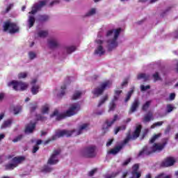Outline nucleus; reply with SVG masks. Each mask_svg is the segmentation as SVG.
<instances>
[{
    "instance_id": "473e14b6",
    "label": "nucleus",
    "mask_w": 178,
    "mask_h": 178,
    "mask_svg": "<svg viewBox=\"0 0 178 178\" xmlns=\"http://www.w3.org/2000/svg\"><path fill=\"white\" fill-rule=\"evenodd\" d=\"M65 49L67 51V54H72V52H74V51H76V48L74 46H70L65 47Z\"/></svg>"
},
{
    "instance_id": "f704fd0d",
    "label": "nucleus",
    "mask_w": 178,
    "mask_h": 178,
    "mask_svg": "<svg viewBox=\"0 0 178 178\" xmlns=\"http://www.w3.org/2000/svg\"><path fill=\"white\" fill-rule=\"evenodd\" d=\"M88 127V124H82L78 131L77 135L79 136V134H81L83 130H86V129H87Z\"/></svg>"
},
{
    "instance_id": "3c124183",
    "label": "nucleus",
    "mask_w": 178,
    "mask_h": 178,
    "mask_svg": "<svg viewBox=\"0 0 178 178\" xmlns=\"http://www.w3.org/2000/svg\"><path fill=\"white\" fill-rule=\"evenodd\" d=\"M23 138V135H19L15 138L13 140V143H18V141H20Z\"/></svg>"
},
{
    "instance_id": "864d4df0",
    "label": "nucleus",
    "mask_w": 178,
    "mask_h": 178,
    "mask_svg": "<svg viewBox=\"0 0 178 178\" xmlns=\"http://www.w3.org/2000/svg\"><path fill=\"white\" fill-rule=\"evenodd\" d=\"M36 118H37V120H42V121L47 120L46 117H44L40 114L36 115Z\"/></svg>"
},
{
    "instance_id": "393cba45",
    "label": "nucleus",
    "mask_w": 178,
    "mask_h": 178,
    "mask_svg": "<svg viewBox=\"0 0 178 178\" xmlns=\"http://www.w3.org/2000/svg\"><path fill=\"white\" fill-rule=\"evenodd\" d=\"M28 22L29 24V29H31V27H33V26H34V23H35V17H34V16H29Z\"/></svg>"
},
{
    "instance_id": "a878e982",
    "label": "nucleus",
    "mask_w": 178,
    "mask_h": 178,
    "mask_svg": "<svg viewBox=\"0 0 178 178\" xmlns=\"http://www.w3.org/2000/svg\"><path fill=\"white\" fill-rule=\"evenodd\" d=\"M134 92V88H132L131 90H130L127 94V97L124 99V102H129V101H130V98H131V95H133Z\"/></svg>"
},
{
    "instance_id": "9b49d317",
    "label": "nucleus",
    "mask_w": 178,
    "mask_h": 178,
    "mask_svg": "<svg viewBox=\"0 0 178 178\" xmlns=\"http://www.w3.org/2000/svg\"><path fill=\"white\" fill-rule=\"evenodd\" d=\"M118 119H119V117L118 116V115H115L112 121L109 122V120H106L105 121L104 124H103V127H102V131H103L104 134H105V133H108V131H109V128L112 127V124H113V123H115V122H116V120H118Z\"/></svg>"
},
{
    "instance_id": "4c0bfd02",
    "label": "nucleus",
    "mask_w": 178,
    "mask_h": 178,
    "mask_svg": "<svg viewBox=\"0 0 178 178\" xmlns=\"http://www.w3.org/2000/svg\"><path fill=\"white\" fill-rule=\"evenodd\" d=\"M115 109H116V103H115L113 101H111V102H110V104H109L108 112L115 111Z\"/></svg>"
},
{
    "instance_id": "6e6d98bb",
    "label": "nucleus",
    "mask_w": 178,
    "mask_h": 178,
    "mask_svg": "<svg viewBox=\"0 0 178 178\" xmlns=\"http://www.w3.org/2000/svg\"><path fill=\"white\" fill-rule=\"evenodd\" d=\"M173 107L172 106V104H168L167 105V113H170V112H172V111H173Z\"/></svg>"
},
{
    "instance_id": "9d476101",
    "label": "nucleus",
    "mask_w": 178,
    "mask_h": 178,
    "mask_svg": "<svg viewBox=\"0 0 178 178\" xmlns=\"http://www.w3.org/2000/svg\"><path fill=\"white\" fill-rule=\"evenodd\" d=\"M176 163V159L175 157L168 156L164 159V161H161L160 163V168H170V166H173Z\"/></svg>"
},
{
    "instance_id": "1a4fd4ad",
    "label": "nucleus",
    "mask_w": 178,
    "mask_h": 178,
    "mask_svg": "<svg viewBox=\"0 0 178 178\" xmlns=\"http://www.w3.org/2000/svg\"><path fill=\"white\" fill-rule=\"evenodd\" d=\"M47 3H48V0L40 1L38 3L34 4L31 11L29 13V15H35V13H38V10H41Z\"/></svg>"
},
{
    "instance_id": "c9c22d12",
    "label": "nucleus",
    "mask_w": 178,
    "mask_h": 178,
    "mask_svg": "<svg viewBox=\"0 0 178 178\" xmlns=\"http://www.w3.org/2000/svg\"><path fill=\"white\" fill-rule=\"evenodd\" d=\"M121 130H126V125H122L115 128L114 130V134H118V133H119V131H121Z\"/></svg>"
},
{
    "instance_id": "72a5a7b5",
    "label": "nucleus",
    "mask_w": 178,
    "mask_h": 178,
    "mask_svg": "<svg viewBox=\"0 0 178 178\" xmlns=\"http://www.w3.org/2000/svg\"><path fill=\"white\" fill-rule=\"evenodd\" d=\"M38 37H40V38H45L48 35L47 31H40L38 33Z\"/></svg>"
},
{
    "instance_id": "e433bc0d",
    "label": "nucleus",
    "mask_w": 178,
    "mask_h": 178,
    "mask_svg": "<svg viewBox=\"0 0 178 178\" xmlns=\"http://www.w3.org/2000/svg\"><path fill=\"white\" fill-rule=\"evenodd\" d=\"M130 140H133V137L131 136V134H130V132H129L127 134L126 138L123 141V144H127V143H129V141H130Z\"/></svg>"
},
{
    "instance_id": "37998d69",
    "label": "nucleus",
    "mask_w": 178,
    "mask_h": 178,
    "mask_svg": "<svg viewBox=\"0 0 178 178\" xmlns=\"http://www.w3.org/2000/svg\"><path fill=\"white\" fill-rule=\"evenodd\" d=\"M79 97H81V92L77 91L73 95L72 99H73L74 101L76 99H79Z\"/></svg>"
},
{
    "instance_id": "bb28decb",
    "label": "nucleus",
    "mask_w": 178,
    "mask_h": 178,
    "mask_svg": "<svg viewBox=\"0 0 178 178\" xmlns=\"http://www.w3.org/2000/svg\"><path fill=\"white\" fill-rule=\"evenodd\" d=\"M15 168H17V163H8L6 165V170H13Z\"/></svg>"
},
{
    "instance_id": "20e7f679",
    "label": "nucleus",
    "mask_w": 178,
    "mask_h": 178,
    "mask_svg": "<svg viewBox=\"0 0 178 178\" xmlns=\"http://www.w3.org/2000/svg\"><path fill=\"white\" fill-rule=\"evenodd\" d=\"M97 146L90 145L82 150V155L85 158H95L97 156Z\"/></svg>"
},
{
    "instance_id": "09e8293b",
    "label": "nucleus",
    "mask_w": 178,
    "mask_h": 178,
    "mask_svg": "<svg viewBox=\"0 0 178 178\" xmlns=\"http://www.w3.org/2000/svg\"><path fill=\"white\" fill-rule=\"evenodd\" d=\"M149 88H151V86L149 85H147L146 86L144 85L140 86L141 91H147V90H149Z\"/></svg>"
},
{
    "instance_id": "603ef678",
    "label": "nucleus",
    "mask_w": 178,
    "mask_h": 178,
    "mask_svg": "<svg viewBox=\"0 0 178 178\" xmlns=\"http://www.w3.org/2000/svg\"><path fill=\"white\" fill-rule=\"evenodd\" d=\"M27 77V74L26 72H20L18 74V79H26Z\"/></svg>"
},
{
    "instance_id": "c03bdc74",
    "label": "nucleus",
    "mask_w": 178,
    "mask_h": 178,
    "mask_svg": "<svg viewBox=\"0 0 178 178\" xmlns=\"http://www.w3.org/2000/svg\"><path fill=\"white\" fill-rule=\"evenodd\" d=\"M37 108H38V105L37 104V103L34 104H31V107H30L31 113H33V112H35V109H37Z\"/></svg>"
},
{
    "instance_id": "052dcab7",
    "label": "nucleus",
    "mask_w": 178,
    "mask_h": 178,
    "mask_svg": "<svg viewBox=\"0 0 178 178\" xmlns=\"http://www.w3.org/2000/svg\"><path fill=\"white\" fill-rule=\"evenodd\" d=\"M38 149H40V147H38L37 145L33 146V148L32 150L33 154H35V152H37V151H38Z\"/></svg>"
},
{
    "instance_id": "bf43d9fd",
    "label": "nucleus",
    "mask_w": 178,
    "mask_h": 178,
    "mask_svg": "<svg viewBox=\"0 0 178 178\" xmlns=\"http://www.w3.org/2000/svg\"><path fill=\"white\" fill-rule=\"evenodd\" d=\"M129 162H131V159H127V160H125L123 163H122V166H127V164L129 163Z\"/></svg>"
},
{
    "instance_id": "c85d7f7f",
    "label": "nucleus",
    "mask_w": 178,
    "mask_h": 178,
    "mask_svg": "<svg viewBox=\"0 0 178 178\" xmlns=\"http://www.w3.org/2000/svg\"><path fill=\"white\" fill-rule=\"evenodd\" d=\"M151 101L146 102L143 106H142V111H144V112H147L148 111V108L149 106H151Z\"/></svg>"
},
{
    "instance_id": "4be33fe9",
    "label": "nucleus",
    "mask_w": 178,
    "mask_h": 178,
    "mask_svg": "<svg viewBox=\"0 0 178 178\" xmlns=\"http://www.w3.org/2000/svg\"><path fill=\"white\" fill-rule=\"evenodd\" d=\"M26 158L24 156H18V157H14L13 159V162L14 163H17V165H19V163H22L23 161H24Z\"/></svg>"
},
{
    "instance_id": "4468645a",
    "label": "nucleus",
    "mask_w": 178,
    "mask_h": 178,
    "mask_svg": "<svg viewBox=\"0 0 178 178\" xmlns=\"http://www.w3.org/2000/svg\"><path fill=\"white\" fill-rule=\"evenodd\" d=\"M151 154H152V150H149L148 146H144L138 154V158H141V156H149V155H151Z\"/></svg>"
},
{
    "instance_id": "774afa93",
    "label": "nucleus",
    "mask_w": 178,
    "mask_h": 178,
    "mask_svg": "<svg viewBox=\"0 0 178 178\" xmlns=\"http://www.w3.org/2000/svg\"><path fill=\"white\" fill-rule=\"evenodd\" d=\"M55 3H59V0H55L50 3L49 6H54Z\"/></svg>"
},
{
    "instance_id": "7ed1b4c3",
    "label": "nucleus",
    "mask_w": 178,
    "mask_h": 178,
    "mask_svg": "<svg viewBox=\"0 0 178 178\" xmlns=\"http://www.w3.org/2000/svg\"><path fill=\"white\" fill-rule=\"evenodd\" d=\"M75 130H72V131H67L66 129L60 131L56 133V135L51 136V139L47 140L44 144V145H47V144H49L51 141H55V140H58V138H60V137H71V136L75 132Z\"/></svg>"
},
{
    "instance_id": "423d86ee",
    "label": "nucleus",
    "mask_w": 178,
    "mask_h": 178,
    "mask_svg": "<svg viewBox=\"0 0 178 178\" xmlns=\"http://www.w3.org/2000/svg\"><path fill=\"white\" fill-rule=\"evenodd\" d=\"M8 87L11 86L15 91H24L29 88V84L22 81H12L8 83Z\"/></svg>"
},
{
    "instance_id": "7c9ffc66",
    "label": "nucleus",
    "mask_w": 178,
    "mask_h": 178,
    "mask_svg": "<svg viewBox=\"0 0 178 178\" xmlns=\"http://www.w3.org/2000/svg\"><path fill=\"white\" fill-rule=\"evenodd\" d=\"M119 173H120V172L118 171L112 172L111 174H107L104 175V178H115L116 176H118Z\"/></svg>"
},
{
    "instance_id": "79ce46f5",
    "label": "nucleus",
    "mask_w": 178,
    "mask_h": 178,
    "mask_svg": "<svg viewBox=\"0 0 178 178\" xmlns=\"http://www.w3.org/2000/svg\"><path fill=\"white\" fill-rule=\"evenodd\" d=\"M42 172L44 173H49V172H52V168L48 166V165H44L43 167V169L42 170Z\"/></svg>"
},
{
    "instance_id": "a18cd8bd",
    "label": "nucleus",
    "mask_w": 178,
    "mask_h": 178,
    "mask_svg": "<svg viewBox=\"0 0 178 178\" xmlns=\"http://www.w3.org/2000/svg\"><path fill=\"white\" fill-rule=\"evenodd\" d=\"M14 115H18V113L22 111V106H17L14 107Z\"/></svg>"
},
{
    "instance_id": "0e129e2a",
    "label": "nucleus",
    "mask_w": 178,
    "mask_h": 178,
    "mask_svg": "<svg viewBox=\"0 0 178 178\" xmlns=\"http://www.w3.org/2000/svg\"><path fill=\"white\" fill-rule=\"evenodd\" d=\"M170 129H171V127L170 125H168L165 130V134H168V133H170Z\"/></svg>"
},
{
    "instance_id": "dca6fc26",
    "label": "nucleus",
    "mask_w": 178,
    "mask_h": 178,
    "mask_svg": "<svg viewBox=\"0 0 178 178\" xmlns=\"http://www.w3.org/2000/svg\"><path fill=\"white\" fill-rule=\"evenodd\" d=\"M142 129L143 126L141 124L136 126L135 131L132 134V140H137L138 137H140V134L141 133Z\"/></svg>"
},
{
    "instance_id": "13d9d810",
    "label": "nucleus",
    "mask_w": 178,
    "mask_h": 178,
    "mask_svg": "<svg viewBox=\"0 0 178 178\" xmlns=\"http://www.w3.org/2000/svg\"><path fill=\"white\" fill-rule=\"evenodd\" d=\"M95 172H97V169H93V170H92L91 171H90V172H88V176H89L90 177L94 176V175H95Z\"/></svg>"
},
{
    "instance_id": "c756f323",
    "label": "nucleus",
    "mask_w": 178,
    "mask_h": 178,
    "mask_svg": "<svg viewBox=\"0 0 178 178\" xmlns=\"http://www.w3.org/2000/svg\"><path fill=\"white\" fill-rule=\"evenodd\" d=\"M151 120H154V116L152 115V113L147 114L144 118V122H151Z\"/></svg>"
},
{
    "instance_id": "4d7b16f0",
    "label": "nucleus",
    "mask_w": 178,
    "mask_h": 178,
    "mask_svg": "<svg viewBox=\"0 0 178 178\" xmlns=\"http://www.w3.org/2000/svg\"><path fill=\"white\" fill-rule=\"evenodd\" d=\"M29 55L30 59H31V60L34 59L37 56L35 53H34L33 51L29 52Z\"/></svg>"
},
{
    "instance_id": "f257e3e1",
    "label": "nucleus",
    "mask_w": 178,
    "mask_h": 178,
    "mask_svg": "<svg viewBox=\"0 0 178 178\" xmlns=\"http://www.w3.org/2000/svg\"><path fill=\"white\" fill-rule=\"evenodd\" d=\"M79 111H80V106L77 104H74L70 106L69 110L65 113L59 114V111L58 110H55L50 116L51 118L57 116L56 118V120H62V119H65V118H70V116H74V115H76Z\"/></svg>"
},
{
    "instance_id": "ddd939ff",
    "label": "nucleus",
    "mask_w": 178,
    "mask_h": 178,
    "mask_svg": "<svg viewBox=\"0 0 178 178\" xmlns=\"http://www.w3.org/2000/svg\"><path fill=\"white\" fill-rule=\"evenodd\" d=\"M165 142H163L162 144L159 143H154L153 146L151 147L152 149V154H154V152H156V151H162L163 148H165V146L166 144H168V138H165Z\"/></svg>"
},
{
    "instance_id": "5fc2aeb1",
    "label": "nucleus",
    "mask_w": 178,
    "mask_h": 178,
    "mask_svg": "<svg viewBox=\"0 0 178 178\" xmlns=\"http://www.w3.org/2000/svg\"><path fill=\"white\" fill-rule=\"evenodd\" d=\"M95 15V8H92L87 14L86 16H92Z\"/></svg>"
},
{
    "instance_id": "39448f33",
    "label": "nucleus",
    "mask_w": 178,
    "mask_h": 178,
    "mask_svg": "<svg viewBox=\"0 0 178 178\" xmlns=\"http://www.w3.org/2000/svg\"><path fill=\"white\" fill-rule=\"evenodd\" d=\"M3 31H9L10 34H16L19 33V28L16 23L7 21L3 24Z\"/></svg>"
},
{
    "instance_id": "a211bd4d",
    "label": "nucleus",
    "mask_w": 178,
    "mask_h": 178,
    "mask_svg": "<svg viewBox=\"0 0 178 178\" xmlns=\"http://www.w3.org/2000/svg\"><path fill=\"white\" fill-rule=\"evenodd\" d=\"M48 44L50 49H55L59 47V43L55 39H50L48 40Z\"/></svg>"
},
{
    "instance_id": "338daca9",
    "label": "nucleus",
    "mask_w": 178,
    "mask_h": 178,
    "mask_svg": "<svg viewBox=\"0 0 178 178\" xmlns=\"http://www.w3.org/2000/svg\"><path fill=\"white\" fill-rule=\"evenodd\" d=\"M112 143H113V139H110L106 143V147H111L112 145Z\"/></svg>"
},
{
    "instance_id": "2f4dec72",
    "label": "nucleus",
    "mask_w": 178,
    "mask_h": 178,
    "mask_svg": "<svg viewBox=\"0 0 178 178\" xmlns=\"http://www.w3.org/2000/svg\"><path fill=\"white\" fill-rule=\"evenodd\" d=\"M108 95H106L99 102L97 106L98 108H99V106L104 105V104H105V102H106V101H108Z\"/></svg>"
},
{
    "instance_id": "69168bd1",
    "label": "nucleus",
    "mask_w": 178,
    "mask_h": 178,
    "mask_svg": "<svg viewBox=\"0 0 178 178\" xmlns=\"http://www.w3.org/2000/svg\"><path fill=\"white\" fill-rule=\"evenodd\" d=\"M115 31L113 30V29H112V30H110V31H107V33H106V36L107 37H109V35H112V34H113V32H114Z\"/></svg>"
},
{
    "instance_id": "2eb2a0df",
    "label": "nucleus",
    "mask_w": 178,
    "mask_h": 178,
    "mask_svg": "<svg viewBox=\"0 0 178 178\" xmlns=\"http://www.w3.org/2000/svg\"><path fill=\"white\" fill-rule=\"evenodd\" d=\"M140 100L138 99H135L134 102L131 104V108L129 111V115H131V113H134L138 109V107L140 106Z\"/></svg>"
},
{
    "instance_id": "ea45409f",
    "label": "nucleus",
    "mask_w": 178,
    "mask_h": 178,
    "mask_svg": "<svg viewBox=\"0 0 178 178\" xmlns=\"http://www.w3.org/2000/svg\"><path fill=\"white\" fill-rule=\"evenodd\" d=\"M162 124H163V121L155 122L150 127V129H155L156 127H159L162 126Z\"/></svg>"
},
{
    "instance_id": "a19ab883",
    "label": "nucleus",
    "mask_w": 178,
    "mask_h": 178,
    "mask_svg": "<svg viewBox=\"0 0 178 178\" xmlns=\"http://www.w3.org/2000/svg\"><path fill=\"white\" fill-rule=\"evenodd\" d=\"M49 112V106L48 104H45L42 107V113H48Z\"/></svg>"
},
{
    "instance_id": "412c9836",
    "label": "nucleus",
    "mask_w": 178,
    "mask_h": 178,
    "mask_svg": "<svg viewBox=\"0 0 178 178\" xmlns=\"http://www.w3.org/2000/svg\"><path fill=\"white\" fill-rule=\"evenodd\" d=\"M123 148L122 145H118L115 147L114 148L111 149L108 154H111L112 155H116V154L120 152V150Z\"/></svg>"
},
{
    "instance_id": "f8f14e48",
    "label": "nucleus",
    "mask_w": 178,
    "mask_h": 178,
    "mask_svg": "<svg viewBox=\"0 0 178 178\" xmlns=\"http://www.w3.org/2000/svg\"><path fill=\"white\" fill-rule=\"evenodd\" d=\"M59 154H60V149L54 150L53 154L47 161L48 165H56V163L59 162V160L57 157Z\"/></svg>"
},
{
    "instance_id": "e2e57ef3",
    "label": "nucleus",
    "mask_w": 178,
    "mask_h": 178,
    "mask_svg": "<svg viewBox=\"0 0 178 178\" xmlns=\"http://www.w3.org/2000/svg\"><path fill=\"white\" fill-rule=\"evenodd\" d=\"M133 175H136V178H140L141 177V173L138 172V171H135L134 172H132Z\"/></svg>"
},
{
    "instance_id": "680f3d73",
    "label": "nucleus",
    "mask_w": 178,
    "mask_h": 178,
    "mask_svg": "<svg viewBox=\"0 0 178 178\" xmlns=\"http://www.w3.org/2000/svg\"><path fill=\"white\" fill-rule=\"evenodd\" d=\"M176 98V94L175 93H171L170 95V101H173Z\"/></svg>"
},
{
    "instance_id": "8fccbe9b",
    "label": "nucleus",
    "mask_w": 178,
    "mask_h": 178,
    "mask_svg": "<svg viewBox=\"0 0 178 178\" xmlns=\"http://www.w3.org/2000/svg\"><path fill=\"white\" fill-rule=\"evenodd\" d=\"M132 169H133L132 172H138V169H140V165H138V163L134 164L132 167Z\"/></svg>"
},
{
    "instance_id": "cd10ccee",
    "label": "nucleus",
    "mask_w": 178,
    "mask_h": 178,
    "mask_svg": "<svg viewBox=\"0 0 178 178\" xmlns=\"http://www.w3.org/2000/svg\"><path fill=\"white\" fill-rule=\"evenodd\" d=\"M141 79H143V80H145V81H147V80H149V76L147 75L144 73L138 74L137 79L138 80H141Z\"/></svg>"
},
{
    "instance_id": "b1692460",
    "label": "nucleus",
    "mask_w": 178,
    "mask_h": 178,
    "mask_svg": "<svg viewBox=\"0 0 178 178\" xmlns=\"http://www.w3.org/2000/svg\"><path fill=\"white\" fill-rule=\"evenodd\" d=\"M40 90V86L38 85H34L32 86L31 91L33 94V95H37L38 94Z\"/></svg>"
},
{
    "instance_id": "5701e85b",
    "label": "nucleus",
    "mask_w": 178,
    "mask_h": 178,
    "mask_svg": "<svg viewBox=\"0 0 178 178\" xmlns=\"http://www.w3.org/2000/svg\"><path fill=\"white\" fill-rule=\"evenodd\" d=\"M10 124H12V120L8 119L3 122L1 126V129H6V127H10Z\"/></svg>"
},
{
    "instance_id": "0eeeda50",
    "label": "nucleus",
    "mask_w": 178,
    "mask_h": 178,
    "mask_svg": "<svg viewBox=\"0 0 178 178\" xmlns=\"http://www.w3.org/2000/svg\"><path fill=\"white\" fill-rule=\"evenodd\" d=\"M109 86H111V81H106L105 82H103L100 84L99 86L95 88L92 93L93 95H95V97H99L100 95H102L104 94V91L106 90V88H109Z\"/></svg>"
},
{
    "instance_id": "f3484780",
    "label": "nucleus",
    "mask_w": 178,
    "mask_h": 178,
    "mask_svg": "<svg viewBox=\"0 0 178 178\" xmlns=\"http://www.w3.org/2000/svg\"><path fill=\"white\" fill-rule=\"evenodd\" d=\"M35 129V122H30L29 124H27L25 127V133H29L31 134L33 131H34V129Z\"/></svg>"
},
{
    "instance_id": "6ab92c4d",
    "label": "nucleus",
    "mask_w": 178,
    "mask_h": 178,
    "mask_svg": "<svg viewBox=\"0 0 178 178\" xmlns=\"http://www.w3.org/2000/svg\"><path fill=\"white\" fill-rule=\"evenodd\" d=\"M95 55H99V56L105 55V50L104 49V47H102V45H99L95 50Z\"/></svg>"
},
{
    "instance_id": "58836bf2",
    "label": "nucleus",
    "mask_w": 178,
    "mask_h": 178,
    "mask_svg": "<svg viewBox=\"0 0 178 178\" xmlns=\"http://www.w3.org/2000/svg\"><path fill=\"white\" fill-rule=\"evenodd\" d=\"M49 17L48 15H40L39 22H48Z\"/></svg>"
},
{
    "instance_id": "49530a36",
    "label": "nucleus",
    "mask_w": 178,
    "mask_h": 178,
    "mask_svg": "<svg viewBox=\"0 0 178 178\" xmlns=\"http://www.w3.org/2000/svg\"><path fill=\"white\" fill-rule=\"evenodd\" d=\"M153 78L154 79V81H158V80H161V76H159V72H156L153 75Z\"/></svg>"
},
{
    "instance_id": "6e6552de",
    "label": "nucleus",
    "mask_w": 178,
    "mask_h": 178,
    "mask_svg": "<svg viewBox=\"0 0 178 178\" xmlns=\"http://www.w3.org/2000/svg\"><path fill=\"white\" fill-rule=\"evenodd\" d=\"M121 31H122V29L120 28L116 29L114 32L113 39L108 41L109 51H112V49H114V48H116V47H118L117 40H118V38H119V35H120Z\"/></svg>"
},
{
    "instance_id": "f03ea898",
    "label": "nucleus",
    "mask_w": 178,
    "mask_h": 178,
    "mask_svg": "<svg viewBox=\"0 0 178 178\" xmlns=\"http://www.w3.org/2000/svg\"><path fill=\"white\" fill-rule=\"evenodd\" d=\"M75 130H72V131H67L66 129L60 131L56 133V135L51 136V139L47 140L44 144V145H47V144H49L51 141H55V140H58V138H60V137H71V136L75 132Z\"/></svg>"
},
{
    "instance_id": "aec40b11",
    "label": "nucleus",
    "mask_w": 178,
    "mask_h": 178,
    "mask_svg": "<svg viewBox=\"0 0 178 178\" xmlns=\"http://www.w3.org/2000/svg\"><path fill=\"white\" fill-rule=\"evenodd\" d=\"M162 137V133H159V134H154L153 136L150 138L149 140V144H154L156 141V140H159Z\"/></svg>"
},
{
    "instance_id": "de8ad7c7",
    "label": "nucleus",
    "mask_w": 178,
    "mask_h": 178,
    "mask_svg": "<svg viewBox=\"0 0 178 178\" xmlns=\"http://www.w3.org/2000/svg\"><path fill=\"white\" fill-rule=\"evenodd\" d=\"M61 92L60 95H58L59 97H63L65 95V90H66V84H64L61 86Z\"/></svg>"
}]
</instances>
